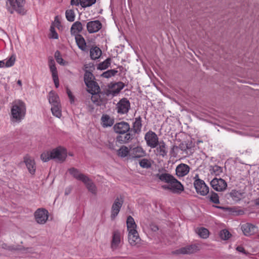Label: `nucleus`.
<instances>
[{"instance_id": "obj_12", "label": "nucleus", "mask_w": 259, "mask_h": 259, "mask_svg": "<svg viewBox=\"0 0 259 259\" xmlns=\"http://www.w3.org/2000/svg\"><path fill=\"white\" fill-rule=\"evenodd\" d=\"M241 230L244 235L250 236L256 233L258 228L255 226L250 223H245L241 226Z\"/></svg>"}, {"instance_id": "obj_21", "label": "nucleus", "mask_w": 259, "mask_h": 259, "mask_svg": "<svg viewBox=\"0 0 259 259\" xmlns=\"http://www.w3.org/2000/svg\"><path fill=\"white\" fill-rule=\"evenodd\" d=\"M197 250V246L196 245H191L176 250L174 252L175 254H190L195 252Z\"/></svg>"}, {"instance_id": "obj_23", "label": "nucleus", "mask_w": 259, "mask_h": 259, "mask_svg": "<svg viewBox=\"0 0 259 259\" xmlns=\"http://www.w3.org/2000/svg\"><path fill=\"white\" fill-rule=\"evenodd\" d=\"M68 171L76 180L81 182L85 181V178L87 176L81 173L78 169L74 167L70 168L68 169Z\"/></svg>"}, {"instance_id": "obj_14", "label": "nucleus", "mask_w": 259, "mask_h": 259, "mask_svg": "<svg viewBox=\"0 0 259 259\" xmlns=\"http://www.w3.org/2000/svg\"><path fill=\"white\" fill-rule=\"evenodd\" d=\"M24 162L30 174L34 175L36 170V165L34 159L27 155L24 157Z\"/></svg>"}, {"instance_id": "obj_18", "label": "nucleus", "mask_w": 259, "mask_h": 259, "mask_svg": "<svg viewBox=\"0 0 259 259\" xmlns=\"http://www.w3.org/2000/svg\"><path fill=\"white\" fill-rule=\"evenodd\" d=\"M189 166L184 163H181L178 165L176 169V175L179 177L185 176L189 173Z\"/></svg>"}, {"instance_id": "obj_38", "label": "nucleus", "mask_w": 259, "mask_h": 259, "mask_svg": "<svg viewBox=\"0 0 259 259\" xmlns=\"http://www.w3.org/2000/svg\"><path fill=\"white\" fill-rule=\"evenodd\" d=\"M111 64V59L107 58L104 61L100 63L98 66V69L100 70H105L107 69Z\"/></svg>"}, {"instance_id": "obj_47", "label": "nucleus", "mask_w": 259, "mask_h": 259, "mask_svg": "<svg viewBox=\"0 0 259 259\" xmlns=\"http://www.w3.org/2000/svg\"><path fill=\"white\" fill-rule=\"evenodd\" d=\"M210 200L215 204H219V197L218 195L214 192H212L210 196Z\"/></svg>"}, {"instance_id": "obj_37", "label": "nucleus", "mask_w": 259, "mask_h": 259, "mask_svg": "<svg viewBox=\"0 0 259 259\" xmlns=\"http://www.w3.org/2000/svg\"><path fill=\"white\" fill-rule=\"evenodd\" d=\"M65 16L69 22H73L75 20V15L73 10H67L65 12Z\"/></svg>"}, {"instance_id": "obj_56", "label": "nucleus", "mask_w": 259, "mask_h": 259, "mask_svg": "<svg viewBox=\"0 0 259 259\" xmlns=\"http://www.w3.org/2000/svg\"><path fill=\"white\" fill-rule=\"evenodd\" d=\"M236 249L240 252H242L244 250V248L241 246H238Z\"/></svg>"}, {"instance_id": "obj_57", "label": "nucleus", "mask_w": 259, "mask_h": 259, "mask_svg": "<svg viewBox=\"0 0 259 259\" xmlns=\"http://www.w3.org/2000/svg\"><path fill=\"white\" fill-rule=\"evenodd\" d=\"M5 66L4 61H0V67H3Z\"/></svg>"}, {"instance_id": "obj_11", "label": "nucleus", "mask_w": 259, "mask_h": 259, "mask_svg": "<svg viewBox=\"0 0 259 259\" xmlns=\"http://www.w3.org/2000/svg\"><path fill=\"white\" fill-rule=\"evenodd\" d=\"M49 66L50 71L52 73V78L55 83V85L56 88H58L59 86V80L58 78V71L55 65V61L52 58L49 59Z\"/></svg>"}, {"instance_id": "obj_4", "label": "nucleus", "mask_w": 259, "mask_h": 259, "mask_svg": "<svg viewBox=\"0 0 259 259\" xmlns=\"http://www.w3.org/2000/svg\"><path fill=\"white\" fill-rule=\"evenodd\" d=\"M93 79V74L91 72L86 71L84 75V80L88 87V91L91 94L98 93L100 90L98 83Z\"/></svg>"}, {"instance_id": "obj_9", "label": "nucleus", "mask_w": 259, "mask_h": 259, "mask_svg": "<svg viewBox=\"0 0 259 259\" xmlns=\"http://www.w3.org/2000/svg\"><path fill=\"white\" fill-rule=\"evenodd\" d=\"M36 221L40 224H44L48 219L49 212L45 208H38L34 213Z\"/></svg>"}, {"instance_id": "obj_31", "label": "nucleus", "mask_w": 259, "mask_h": 259, "mask_svg": "<svg viewBox=\"0 0 259 259\" xmlns=\"http://www.w3.org/2000/svg\"><path fill=\"white\" fill-rule=\"evenodd\" d=\"M133 130L136 133H139L141 131L142 126V118L140 116L135 118L133 123Z\"/></svg>"}, {"instance_id": "obj_29", "label": "nucleus", "mask_w": 259, "mask_h": 259, "mask_svg": "<svg viewBox=\"0 0 259 259\" xmlns=\"http://www.w3.org/2000/svg\"><path fill=\"white\" fill-rule=\"evenodd\" d=\"M124 84L122 82H118L112 85L110 90L113 95L118 94L124 88Z\"/></svg>"}, {"instance_id": "obj_22", "label": "nucleus", "mask_w": 259, "mask_h": 259, "mask_svg": "<svg viewBox=\"0 0 259 259\" xmlns=\"http://www.w3.org/2000/svg\"><path fill=\"white\" fill-rule=\"evenodd\" d=\"M146 151L141 147H136L130 150V155L134 158H139L146 155Z\"/></svg>"}, {"instance_id": "obj_58", "label": "nucleus", "mask_w": 259, "mask_h": 259, "mask_svg": "<svg viewBox=\"0 0 259 259\" xmlns=\"http://www.w3.org/2000/svg\"><path fill=\"white\" fill-rule=\"evenodd\" d=\"M17 84H18L20 87H22V81H21V80H18L17 81Z\"/></svg>"}, {"instance_id": "obj_6", "label": "nucleus", "mask_w": 259, "mask_h": 259, "mask_svg": "<svg viewBox=\"0 0 259 259\" xmlns=\"http://www.w3.org/2000/svg\"><path fill=\"white\" fill-rule=\"evenodd\" d=\"M145 140L147 145L151 148H156L159 142L157 135L151 131H149L145 135Z\"/></svg>"}, {"instance_id": "obj_41", "label": "nucleus", "mask_w": 259, "mask_h": 259, "mask_svg": "<svg viewBox=\"0 0 259 259\" xmlns=\"http://www.w3.org/2000/svg\"><path fill=\"white\" fill-rule=\"evenodd\" d=\"M96 0H81L80 5L83 8L89 7L95 4Z\"/></svg>"}, {"instance_id": "obj_52", "label": "nucleus", "mask_w": 259, "mask_h": 259, "mask_svg": "<svg viewBox=\"0 0 259 259\" xmlns=\"http://www.w3.org/2000/svg\"><path fill=\"white\" fill-rule=\"evenodd\" d=\"M149 228L150 230L154 232H157L158 230V226L153 223H151L150 225Z\"/></svg>"}, {"instance_id": "obj_5", "label": "nucleus", "mask_w": 259, "mask_h": 259, "mask_svg": "<svg viewBox=\"0 0 259 259\" xmlns=\"http://www.w3.org/2000/svg\"><path fill=\"white\" fill-rule=\"evenodd\" d=\"M123 243V237L121 232L118 230L114 231L112 235L111 248L113 251L119 249Z\"/></svg>"}, {"instance_id": "obj_59", "label": "nucleus", "mask_w": 259, "mask_h": 259, "mask_svg": "<svg viewBox=\"0 0 259 259\" xmlns=\"http://www.w3.org/2000/svg\"><path fill=\"white\" fill-rule=\"evenodd\" d=\"M256 204L259 205V198L256 200Z\"/></svg>"}, {"instance_id": "obj_20", "label": "nucleus", "mask_w": 259, "mask_h": 259, "mask_svg": "<svg viewBox=\"0 0 259 259\" xmlns=\"http://www.w3.org/2000/svg\"><path fill=\"white\" fill-rule=\"evenodd\" d=\"M128 240L132 246H136L140 243L141 239L138 231L129 232L128 234Z\"/></svg>"}, {"instance_id": "obj_39", "label": "nucleus", "mask_w": 259, "mask_h": 259, "mask_svg": "<svg viewBox=\"0 0 259 259\" xmlns=\"http://www.w3.org/2000/svg\"><path fill=\"white\" fill-rule=\"evenodd\" d=\"M139 164L141 167L144 168H149L151 166V162L150 160L143 158L139 162Z\"/></svg>"}, {"instance_id": "obj_25", "label": "nucleus", "mask_w": 259, "mask_h": 259, "mask_svg": "<svg viewBox=\"0 0 259 259\" xmlns=\"http://www.w3.org/2000/svg\"><path fill=\"white\" fill-rule=\"evenodd\" d=\"M83 27L81 23L79 21L75 22L72 25L70 29V32L72 35L74 36L80 35L82 30Z\"/></svg>"}, {"instance_id": "obj_1", "label": "nucleus", "mask_w": 259, "mask_h": 259, "mask_svg": "<svg viewBox=\"0 0 259 259\" xmlns=\"http://www.w3.org/2000/svg\"><path fill=\"white\" fill-rule=\"evenodd\" d=\"M157 177L161 181L168 184L166 186H163V188L169 190L174 193L179 194L184 191V187L181 183L170 174L167 173L157 174Z\"/></svg>"}, {"instance_id": "obj_3", "label": "nucleus", "mask_w": 259, "mask_h": 259, "mask_svg": "<svg viewBox=\"0 0 259 259\" xmlns=\"http://www.w3.org/2000/svg\"><path fill=\"white\" fill-rule=\"evenodd\" d=\"M25 0H7L6 7L8 11L11 14L14 12L21 14L25 13L24 6Z\"/></svg>"}, {"instance_id": "obj_15", "label": "nucleus", "mask_w": 259, "mask_h": 259, "mask_svg": "<svg viewBox=\"0 0 259 259\" xmlns=\"http://www.w3.org/2000/svg\"><path fill=\"white\" fill-rule=\"evenodd\" d=\"M114 131L119 134H124L128 132L130 126L127 122L121 121L116 123L114 126Z\"/></svg>"}, {"instance_id": "obj_54", "label": "nucleus", "mask_w": 259, "mask_h": 259, "mask_svg": "<svg viewBox=\"0 0 259 259\" xmlns=\"http://www.w3.org/2000/svg\"><path fill=\"white\" fill-rule=\"evenodd\" d=\"M81 0H71V4L72 5L78 6L80 4Z\"/></svg>"}, {"instance_id": "obj_30", "label": "nucleus", "mask_w": 259, "mask_h": 259, "mask_svg": "<svg viewBox=\"0 0 259 259\" xmlns=\"http://www.w3.org/2000/svg\"><path fill=\"white\" fill-rule=\"evenodd\" d=\"M101 122L103 126H111L114 124V120L107 114H104L101 117Z\"/></svg>"}, {"instance_id": "obj_48", "label": "nucleus", "mask_w": 259, "mask_h": 259, "mask_svg": "<svg viewBox=\"0 0 259 259\" xmlns=\"http://www.w3.org/2000/svg\"><path fill=\"white\" fill-rule=\"evenodd\" d=\"M212 171L215 176H219L223 172V168L221 166L214 165L212 167Z\"/></svg>"}, {"instance_id": "obj_51", "label": "nucleus", "mask_w": 259, "mask_h": 259, "mask_svg": "<svg viewBox=\"0 0 259 259\" xmlns=\"http://www.w3.org/2000/svg\"><path fill=\"white\" fill-rule=\"evenodd\" d=\"M67 94L68 95L70 103L71 104L73 103L74 102V97L72 95L71 91L68 89H67Z\"/></svg>"}, {"instance_id": "obj_27", "label": "nucleus", "mask_w": 259, "mask_h": 259, "mask_svg": "<svg viewBox=\"0 0 259 259\" xmlns=\"http://www.w3.org/2000/svg\"><path fill=\"white\" fill-rule=\"evenodd\" d=\"M48 99L49 103L53 105H58V104L60 103L59 96L54 91H51L48 95Z\"/></svg>"}, {"instance_id": "obj_26", "label": "nucleus", "mask_w": 259, "mask_h": 259, "mask_svg": "<svg viewBox=\"0 0 259 259\" xmlns=\"http://www.w3.org/2000/svg\"><path fill=\"white\" fill-rule=\"evenodd\" d=\"M126 226L128 232L137 231V226L135 222L134 218L131 216H128L126 220Z\"/></svg>"}, {"instance_id": "obj_32", "label": "nucleus", "mask_w": 259, "mask_h": 259, "mask_svg": "<svg viewBox=\"0 0 259 259\" xmlns=\"http://www.w3.org/2000/svg\"><path fill=\"white\" fill-rule=\"evenodd\" d=\"M102 55V51L100 49L97 47H95L91 49L90 57L93 60L99 59Z\"/></svg>"}, {"instance_id": "obj_42", "label": "nucleus", "mask_w": 259, "mask_h": 259, "mask_svg": "<svg viewBox=\"0 0 259 259\" xmlns=\"http://www.w3.org/2000/svg\"><path fill=\"white\" fill-rule=\"evenodd\" d=\"M55 58L57 62L62 65H65V62L63 59L62 58L61 54L59 51H57L55 53Z\"/></svg>"}, {"instance_id": "obj_17", "label": "nucleus", "mask_w": 259, "mask_h": 259, "mask_svg": "<svg viewBox=\"0 0 259 259\" xmlns=\"http://www.w3.org/2000/svg\"><path fill=\"white\" fill-rule=\"evenodd\" d=\"M123 200L122 199L117 198L112 206L111 215L112 219H114L119 213L120 208L122 205Z\"/></svg>"}, {"instance_id": "obj_45", "label": "nucleus", "mask_w": 259, "mask_h": 259, "mask_svg": "<svg viewBox=\"0 0 259 259\" xmlns=\"http://www.w3.org/2000/svg\"><path fill=\"white\" fill-rule=\"evenodd\" d=\"M51 25H53L54 28L57 27L59 30H61L63 28L58 16H56L55 17L54 21L53 22Z\"/></svg>"}, {"instance_id": "obj_28", "label": "nucleus", "mask_w": 259, "mask_h": 259, "mask_svg": "<svg viewBox=\"0 0 259 259\" xmlns=\"http://www.w3.org/2000/svg\"><path fill=\"white\" fill-rule=\"evenodd\" d=\"M75 41L78 47L82 51H85L87 44L84 38L81 35L75 36Z\"/></svg>"}, {"instance_id": "obj_53", "label": "nucleus", "mask_w": 259, "mask_h": 259, "mask_svg": "<svg viewBox=\"0 0 259 259\" xmlns=\"http://www.w3.org/2000/svg\"><path fill=\"white\" fill-rule=\"evenodd\" d=\"M132 139V135L130 134H126L124 137V139L121 140L123 142L126 143L130 139Z\"/></svg>"}, {"instance_id": "obj_7", "label": "nucleus", "mask_w": 259, "mask_h": 259, "mask_svg": "<svg viewBox=\"0 0 259 259\" xmlns=\"http://www.w3.org/2000/svg\"><path fill=\"white\" fill-rule=\"evenodd\" d=\"M194 186L198 194L202 196L206 195L209 192V188L205 182L199 179L195 180Z\"/></svg>"}, {"instance_id": "obj_49", "label": "nucleus", "mask_w": 259, "mask_h": 259, "mask_svg": "<svg viewBox=\"0 0 259 259\" xmlns=\"http://www.w3.org/2000/svg\"><path fill=\"white\" fill-rule=\"evenodd\" d=\"M50 37L54 39L58 38V35L55 31V28L53 25L51 26L50 28Z\"/></svg>"}, {"instance_id": "obj_13", "label": "nucleus", "mask_w": 259, "mask_h": 259, "mask_svg": "<svg viewBox=\"0 0 259 259\" xmlns=\"http://www.w3.org/2000/svg\"><path fill=\"white\" fill-rule=\"evenodd\" d=\"M130 108V103L125 98L122 99L117 105V111L118 113L125 114Z\"/></svg>"}, {"instance_id": "obj_55", "label": "nucleus", "mask_w": 259, "mask_h": 259, "mask_svg": "<svg viewBox=\"0 0 259 259\" xmlns=\"http://www.w3.org/2000/svg\"><path fill=\"white\" fill-rule=\"evenodd\" d=\"M71 188H68L66 189L65 190V195H68L70 192H71Z\"/></svg>"}, {"instance_id": "obj_24", "label": "nucleus", "mask_w": 259, "mask_h": 259, "mask_svg": "<svg viewBox=\"0 0 259 259\" xmlns=\"http://www.w3.org/2000/svg\"><path fill=\"white\" fill-rule=\"evenodd\" d=\"M85 179V181L82 182L85 185L88 191L93 194H96L97 192V187L92 180L88 176L86 177Z\"/></svg>"}, {"instance_id": "obj_35", "label": "nucleus", "mask_w": 259, "mask_h": 259, "mask_svg": "<svg viewBox=\"0 0 259 259\" xmlns=\"http://www.w3.org/2000/svg\"><path fill=\"white\" fill-rule=\"evenodd\" d=\"M117 155L121 157H125L127 156L128 154L130 155V151L128 150V148L125 146H122L118 150H117Z\"/></svg>"}, {"instance_id": "obj_43", "label": "nucleus", "mask_w": 259, "mask_h": 259, "mask_svg": "<svg viewBox=\"0 0 259 259\" xmlns=\"http://www.w3.org/2000/svg\"><path fill=\"white\" fill-rule=\"evenodd\" d=\"M230 195L235 201L241 199L242 197V194L236 190H232L230 193Z\"/></svg>"}, {"instance_id": "obj_16", "label": "nucleus", "mask_w": 259, "mask_h": 259, "mask_svg": "<svg viewBox=\"0 0 259 259\" xmlns=\"http://www.w3.org/2000/svg\"><path fill=\"white\" fill-rule=\"evenodd\" d=\"M87 28L90 33L97 32L102 28V24L99 20L90 21L87 24Z\"/></svg>"}, {"instance_id": "obj_2", "label": "nucleus", "mask_w": 259, "mask_h": 259, "mask_svg": "<svg viewBox=\"0 0 259 259\" xmlns=\"http://www.w3.org/2000/svg\"><path fill=\"white\" fill-rule=\"evenodd\" d=\"M26 108L24 102L18 100L12 103L11 109V119L12 121L20 122L26 114Z\"/></svg>"}, {"instance_id": "obj_10", "label": "nucleus", "mask_w": 259, "mask_h": 259, "mask_svg": "<svg viewBox=\"0 0 259 259\" xmlns=\"http://www.w3.org/2000/svg\"><path fill=\"white\" fill-rule=\"evenodd\" d=\"M211 186L217 191H223L227 187V184L226 181L221 178H214L210 182Z\"/></svg>"}, {"instance_id": "obj_8", "label": "nucleus", "mask_w": 259, "mask_h": 259, "mask_svg": "<svg viewBox=\"0 0 259 259\" xmlns=\"http://www.w3.org/2000/svg\"><path fill=\"white\" fill-rule=\"evenodd\" d=\"M52 154L53 159L63 162L67 157V150L62 147H58L52 150Z\"/></svg>"}, {"instance_id": "obj_36", "label": "nucleus", "mask_w": 259, "mask_h": 259, "mask_svg": "<svg viewBox=\"0 0 259 259\" xmlns=\"http://www.w3.org/2000/svg\"><path fill=\"white\" fill-rule=\"evenodd\" d=\"M40 159L44 162H47L50 159H53L52 151L44 152L40 155Z\"/></svg>"}, {"instance_id": "obj_33", "label": "nucleus", "mask_w": 259, "mask_h": 259, "mask_svg": "<svg viewBox=\"0 0 259 259\" xmlns=\"http://www.w3.org/2000/svg\"><path fill=\"white\" fill-rule=\"evenodd\" d=\"M51 111L53 115L58 118H60L62 116L61 105L59 103L58 105H53L51 107Z\"/></svg>"}, {"instance_id": "obj_40", "label": "nucleus", "mask_w": 259, "mask_h": 259, "mask_svg": "<svg viewBox=\"0 0 259 259\" xmlns=\"http://www.w3.org/2000/svg\"><path fill=\"white\" fill-rule=\"evenodd\" d=\"M220 236L221 239L226 240L230 238L231 234L227 230L224 229L221 231L220 233Z\"/></svg>"}, {"instance_id": "obj_44", "label": "nucleus", "mask_w": 259, "mask_h": 259, "mask_svg": "<svg viewBox=\"0 0 259 259\" xmlns=\"http://www.w3.org/2000/svg\"><path fill=\"white\" fill-rule=\"evenodd\" d=\"M16 60L15 57L14 56H11L8 60L5 62V66L9 67L14 65Z\"/></svg>"}, {"instance_id": "obj_34", "label": "nucleus", "mask_w": 259, "mask_h": 259, "mask_svg": "<svg viewBox=\"0 0 259 259\" xmlns=\"http://www.w3.org/2000/svg\"><path fill=\"white\" fill-rule=\"evenodd\" d=\"M196 232L198 235L202 238L206 239L209 236V231L208 230L203 227H201L197 228L196 230Z\"/></svg>"}, {"instance_id": "obj_46", "label": "nucleus", "mask_w": 259, "mask_h": 259, "mask_svg": "<svg viewBox=\"0 0 259 259\" xmlns=\"http://www.w3.org/2000/svg\"><path fill=\"white\" fill-rule=\"evenodd\" d=\"M117 71L114 70H109L104 72L102 74V76L105 78H109L111 77V76H114L115 74L117 73Z\"/></svg>"}, {"instance_id": "obj_50", "label": "nucleus", "mask_w": 259, "mask_h": 259, "mask_svg": "<svg viewBox=\"0 0 259 259\" xmlns=\"http://www.w3.org/2000/svg\"><path fill=\"white\" fill-rule=\"evenodd\" d=\"M99 98L100 96L98 95H97V93H95L94 94H92L91 100L94 103L98 104Z\"/></svg>"}, {"instance_id": "obj_19", "label": "nucleus", "mask_w": 259, "mask_h": 259, "mask_svg": "<svg viewBox=\"0 0 259 259\" xmlns=\"http://www.w3.org/2000/svg\"><path fill=\"white\" fill-rule=\"evenodd\" d=\"M155 148V152L157 155L164 157L167 155V147L163 141H159L158 146Z\"/></svg>"}]
</instances>
